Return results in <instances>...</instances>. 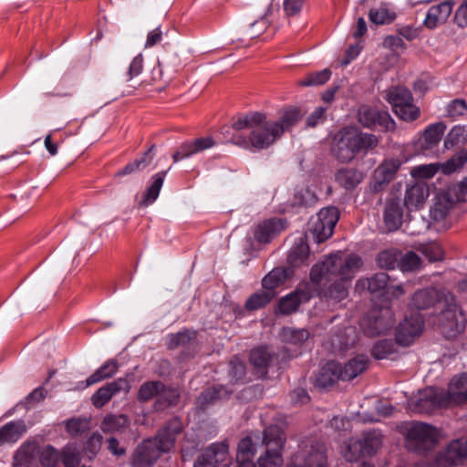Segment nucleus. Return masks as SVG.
<instances>
[{
  "instance_id": "f257e3e1",
  "label": "nucleus",
  "mask_w": 467,
  "mask_h": 467,
  "mask_svg": "<svg viewBox=\"0 0 467 467\" xmlns=\"http://www.w3.org/2000/svg\"><path fill=\"white\" fill-rule=\"evenodd\" d=\"M361 266L360 256L339 251L312 266L310 283L322 300L337 303L348 296L351 281Z\"/></svg>"
},
{
  "instance_id": "f03ea898",
  "label": "nucleus",
  "mask_w": 467,
  "mask_h": 467,
  "mask_svg": "<svg viewBox=\"0 0 467 467\" xmlns=\"http://www.w3.org/2000/svg\"><path fill=\"white\" fill-rule=\"evenodd\" d=\"M221 133L226 142L244 149H266L280 138L277 124L267 120L266 115L258 111L239 116L231 126H223Z\"/></svg>"
},
{
  "instance_id": "7ed1b4c3",
  "label": "nucleus",
  "mask_w": 467,
  "mask_h": 467,
  "mask_svg": "<svg viewBox=\"0 0 467 467\" xmlns=\"http://www.w3.org/2000/svg\"><path fill=\"white\" fill-rule=\"evenodd\" d=\"M182 420L175 417L170 420L154 438L144 440L132 454L134 467H150L163 452L173 448L177 436L182 431Z\"/></svg>"
},
{
  "instance_id": "20e7f679",
  "label": "nucleus",
  "mask_w": 467,
  "mask_h": 467,
  "mask_svg": "<svg viewBox=\"0 0 467 467\" xmlns=\"http://www.w3.org/2000/svg\"><path fill=\"white\" fill-rule=\"evenodd\" d=\"M379 144L376 135L351 127L342 128L333 138L331 154L339 162L353 161L359 153H367Z\"/></svg>"
},
{
  "instance_id": "39448f33",
  "label": "nucleus",
  "mask_w": 467,
  "mask_h": 467,
  "mask_svg": "<svg viewBox=\"0 0 467 467\" xmlns=\"http://www.w3.org/2000/svg\"><path fill=\"white\" fill-rule=\"evenodd\" d=\"M441 298L448 302L446 309L442 311V317L448 320V327L452 335L460 333L463 330L465 322L452 294L442 293L434 287H427L416 291L409 305L411 308L425 310L433 307Z\"/></svg>"
},
{
  "instance_id": "423d86ee",
  "label": "nucleus",
  "mask_w": 467,
  "mask_h": 467,
  "mask_svg": "<svg viewBox=\"0 0 467 467\" xmlns=\"http://www.w3.org/2000/svg\"><path fill=\"white\" fill-rule=\"evenodd\" d=\"M439 441V431L431 424L412 421L405 433V446L409 451L423 455L431 451Z\"/></svg>"
},
{
  "instance_id": "0eeeda50",
  "label": "nucleus",
  "mask_w": 467,
  "mask_h": 467,
  "mask_svg": "<svg viewBox=\"0 0 467 467\" xmlns=\"http://www.w3.org/2000/svg\"><path fill=\"white\" fill-rule=\"evenodd\" d=\"M356 290L358 292L368 290L369 294L388 300L399 298L405 294L402 284L384 272L358 279L356 283Z\"/></svg>"
},
{
  "instance_id": "6e6552de",
  "label": "nucleus",
  "mask_w": 467,
  "mask_h": 467,
  "mask_svg": "<svg viewBox=\"0 0 467 467\" xmlns=\"http://www.w3.org/2000/svg\"><path fill=\"white\" fill-rule=\"evenodd\" d=\"M285 440V435L279 426L266 427L263 431V442L266 450L258 458L256 467H280L284 462L282 451Z\"/></svg>"
},
{
  "instance_id": "1a4fd4ad",
  "label": "nucleus",
  "mask_w": 467,
  "mask_h": 467,
  "mask_svg": "<svg viewBox=\"0 0 467 467\" xmlns=\"http://www.w3.org/2000/svg\"><path fill=\"white\" fill-rule=\"evenodd\" d=\"M385 99L391 105L395 115L404 121L411 122L420 116V109L413 103L410 90L403 86L389 88Z\"/></svg>"
},
{
  "instance_id": "9d476101",
  "label": "nucleus",
  "mask_w": 467,
  "mask_h": 467,
  "mask_svg": "<svg viewBox=\"0 0 467 467\" xmlns=\"http://www.w3.org/2000/svg\"><path fill=\"white\" fill-rule=\"evenodd\" d=\"M338 219L339 213L336 207L323 208L310 219L306 234H310L316 243H323L333 234Z\"/></svg>"
},
{
  "instance_id": "9b49d317",
  "label": "nucleus",
  "mask_w": 467,
  "mask_h": 467,
  "mask_svg": "<svg viewBox=\"0 0 467 467\" xmlns=\"http://www.w3.org/2000/svg\"><path fill=\"white\" fill-rule=\"evenodd\" d=\"M408 408L415 413H431L436 410L448 409L443 389L429 387L421 389L408 400Z\"/></svg>"
},
{
  "instance_id": "f8f14e48",
  "label": "nucleus",
  "mask_w": 467,
  "mask_h": 467,
  "mask_svg": "<svg viewBox=\"0 0 467 467\" xmlns=\"http://www.w3.org/2000/svg\"><path fill=\"white\" fill-rule=\"evenodd\" d=\"M394 324L392 312L389 308L375 309L365 316L360 323L362 332L368 337H377L388 332Z\"/></svg>"
},
{
  "instance_id": "ddd939ff",
  "label": "nucleus",
  "mask_w": 467,
  "mask_h": 467,
  "mask_svg": "<svg viewBox=\"0 0 467 467\" xmlns=\"http://www.w3.org/2000/svg\"><path fill=\"white\" fill-rule=\"evenodd\" d=\"M296 460L306 467H327V455L326 445L317 440L303 441L296 452Z\"/></svg>"
},
{
  "instance_id": "4468645a",
  "label": "nucleus",
  "mask_w": 467,
  "mask_h": 467,
  "mask_svg": "<svg viewBox=\"0 0 467 467\" xmlns=\"http://www.w3.org/2000/svg\"><path fill=\"white\" fill-rule=\"evenodd\" d=\"M423 328L424 319L420 314L406 316L395 329V340L397 344L408 347L420 337Z\"/></svg>"
},
{
  "instance_id": "2eb2a0df",
  "label": "nucleus",
  "mask_w": 467,
  "mask_h": 467,
  "mask_svg": "<svg viewBox=\"0 0 467 467\" xmlns=\"http://www.w3.org/2000/svg\"><path fill=\"white\" fill-rule=\"evenodd\" d=\"M358 120L365 128H379L381 130H392L395 128V121L384 110H379L368 105H362L358 109Z\"/></svg>"
},
{
  "instance_id": "dca6fc26",
  "label": "nucleus",
  "mask_w": 467,
  "mask_h": 467,
  "mask_svg": "<svg viewBox=\"0 0 467 467\" xmlns=\"http://www.w3.org/2000/svg\"><path fill=\"white\" fill-rule=\"evenodd\" d=\"M317 289L310 282L300 284L296 289L278 301V310L283 315H290L297 311L301 304L308 302Z\"/></svg>"
},
{
  "instance_id": "f3484780",
  "label": "nucleus",
  "mask_w": 467,
  "mask_h": 467,
  "mask_svg": "<svg viewBox=\"0 0 467 467\" xmlns=\"http://www.w3.org/2000/svg\"><path fill=\"white\" fill-rule=\"evenodd\" d=\"M467 458V442L462 440H454L447 448L441 451L435 459L436 467H453L462 463Z\"/></svg>"
},
{
  "instance_id": "a211bd4d",
  "label": "nucleus",
  "mask_w": 467,
  "mask_h": 467,
  "mask_svg": "<svg viewBox=\"0 0 467 467\" xmlns=\"http://www.w3.org/2000/svg\"><path fill=\"white\" fill-rule=\"evenodd\" d=\"M443 394L448 408L467 404V373L453 376Z\"/></svg>"
},
{
  "instance_id": "6ab92c4d",
  "label": "nucleus",
  "mask_w": 467,
  "mask_h": 467,
  "mask_svg": "<svg viewBox=\"0 0 467 467\" xmlns=\"http://www.w3.org/2000/svg\"><path fill=\"white\" fill-rule=\"evenodd\" d=\"M400 165L398 159L384 161L374 171L370 189L375 192L382 191L394 179Z\"/></svg>"
},
{
  "instance_id": "aec40b11",
  "label": "nucleus",
  "mask_w": 467,
  "mask_h": 467,
  "mask_svg": "<svg viewBox=\"0 0 467 467\" xmlns=\"http://www.w3.org/2000/svg\"><path fill=\"white\" fill-rule=\"evenodd\" d=\"M228 445L225 442H214L208 446L194 462V467H217L226 461Z\"/></svg>"
},
{
  "instance_id": "412c9836",
  "label": "nucleus",
  "mask_w": 467,
  "mask_h": 467,
  "mask_svg": "<svg viewBox=\"0 0 467 467\" xmlns=\"http://www.w3.org/2000/svg\"><path fill=\"white\" fill-rule=\"evenodd\" d=\"M453 8V2L450 0L441 1L438 4L431 5L426 14L423 20V25L426 28L433 30L439 26L447 22Z\"/></svg>"
},
{
  "instance_id": "4be33fe9",
  "label": "nucleus",
  "mask_w": 467,
  "mask_h": 467,
  "mask_svg": "<svg viewBox=\"0 0 467 467\" xmlns=\"http://www.w3.org/2000/svg\"><path fill=\"white\" fill-rule=\"evenodd\" d=\"M216 145V141L213 137L198 138L193 141H185L182 143L175 152L172 154L174 162L192 157L205 150L211 149Z\"/></svg>"
},
{
  "instance_id": "5701e85b",
  "label": "nucleus",
  "mask_w": 467,
  "mask_h": 467,
  "mask_svg": "<svg viewBox=\"0 0 467 467\" xmlns=\"http://www.w3.org/2000/svg\"><path fill=\"white\" fill-rule=\"evenodd\" d=\"M285 229V222L280 218H271L257 223L253 234L254 240L259 244H269Z\"/></svg>"
},
{
  "instance_id": "b1692460",
  "label": "nucleus",
  "mask_w": 467,
  "mask_h": 467,
  "mask_svg": "<svg viewBox=\"0 0 467 467\" xmlns=\"http://www.w3.org/2000/svg\"><path fill=\"white\" fill-rule=\"evenodd\" d=\"M123 389H126V391L130 389V385L126 379L119 378L117 380L107 383L93 394L91 398L92 404L96 408L100 409L109 402L114 395Z\"/></svg>"
},
{
  "instance_id": "393cba45",
  "label": "nucleus",
  "mask_w": 467,
  "mask_h": 467,
  "mask_svg": "<svg viewBox=\"0 0 467 467\" xmlns=\"http://www.w3.org/2000/svg\"><path fill=\"white\" fill-rule=\"evenodd\" d=\"M369 358L366 355H357L343 366L339 363V378L341 380H351L363 373L368 365Z\"/></svg>"
},
{
  "instance_id": "a878e982",
  "label": "nucleus",
  "mask_w": 467,
  "mask_h": 467,
  "mask_svg": "<svg viewBox=\"0 0 467 467\" xmlns=\"http://www.w3.org/2000/svg\"><path fill=\"white\" fill-rule=\"evenodd\" d=\"M397 16L394 5L389 2H381L368 11V19L376 26L390 25Z\"/></svg>"
},
{
  "instance_id": "bb28decb",
  "label": "nucleus",
  "mask_w": 467,
  "mask_h": 467,
  "mask_svg": "<svg viewBox=\"0 0 467 467\" xmlns=\"http://www.w3.org/2000/svg\"><path fill=\"white\" fill-rule=\"evenodd\" d=\"M383 217L388 231H396L401 226L403 210L398 199L392 198L387 201Z\"/></svg>"
},
{
  "instance_id": "cd10ccee",
  "label": "nucleus",
  "mask_w": 467,
  "mask_h": 467,
  "mask_svg": "<svg viewBox=\"0 0 467 467\" xmlns=\"http://www.w3.org/2000/svg\"><path fill=\"white\" fill-rule=\"evenodd\" d=\"M429 196V189L424 183H414L407 188L404 205L410 210L420 209Z\"/></svg>"
},
{
  "instance_id": "c85d7f7f",
  "label": "nucleus",
  "mask_w": 467,
  "mask_h": 467,
  "mask_svg": "<svg viewBox=\"0 0 467 467\" xmlns=\"http://www.w3.org/2000/svg\"><path fill=\"white\" fill-rule=\"evenodd\" d=\"M309 255L310 252L307 243L303 237L298 238L289 251L287 256L288 267L294 270L301 265H307Z\"/></svg>"
},
{
  "instance_id": "c756f323",
  "label": "nucleus",
  "mask_w": 467,
  "mask_h": 467,
  "mask_svg": "<svg viewBox=\"0 0 467 467\" xmlns=\"http://www.w3.org/2000/svg\"><path fill=\"white\" fill-rule=\"evenodd\" d=\"M130 426V420L125 414H107L100 423L101 431L109 434H122Z\"/></svg>"
},
{
  "instance_id": "7c9ffc66",
  "label": "nucleus",
  "mask_w": 467,
  "mask_h": 467,
  "mask_svg": "<svg viewBox=\"0 0 467 467\" xmlns=\"http://www.w3.org/2000/svg\"><path fill=\"white\" fill-rule=\"evenodd\" d=\"M339 379V363L328 361L320 368L315 385L317 388L326 389L333 386Z\"/></svg>"
},
{
  "instance_id": "2f4dec72",
  "label": "nucleus",
  "mask_w": 467,
  "mask_h": 467,
  "mask_svg": "<svg viewBox=\"0 0 467 467\" xmlns=\"http://www.w3.org/2000/svg\"><path fill=\"white\" fill-rule=\"evenodd\" d=\"M233 390L228 389L223 385H216L203 390L197 398V407L204 410L211 404L215 403L219 400L226 399Z\"/></svg>"
},
{
  "instance_id": "473e14b6",
  "label": "nucleus",
  "mask_w": 467,
  "mask_h": 467,
  "mask_svg": "<svg viewBox=\"0 0 467 467\" xmlns=\"http://www.w3.org/2000/svg\"><path fill=\"white\" fill-rule=\"evenodd\" d=\"M445 130L446 125L441 121L427 126L422 134L421 148L426 150H431L433 148H436Z\"/></svg>"
},
{
  "instance_id": "72a5a7b5",
  "label": "nucleus",
  "mask_w": 467,
  "mask_h": 467,
  "mask_svg": "<svg viewBox=\"0 0 467 467\" xmlns=\"http://www.w3.org/2000/svg\"><path fill=\"white\" fill-rule=\"evenodd\" d=\"M294 275L291 267H275L270 271L262 280L264 289L275 291Z\"/></svg>"
},
{
  "instance_id": "f704fd0d",
  "label": "nucleus",
  "mask_w": 467,
  "mask_h": 467,
  "mask_svg": "<svg viewBox=\"0 0 467 467\" xmlns=\"http://www.w3.org/2000/svg\"><path fill=\"white\" fill-rule=\"evenodd\" d=\"M336 182L346 190L355 189L363 180V173L356 168L339 169L335 174Z\"/></svg>"
},
{
  "instance_id": "c9c22d12",
  "label": "nucleus",
  "mask_w": 467,
  "mask_h": 467,
  "mask_svg": "<svg viewBox=\"0 0 467 467\" xmlns=\"http://www.w3.org/2000/svg\"><path fill=\"white\" fill-rule=\"evenodd\" d=\"M453 202L448 193H440L430 209V216L435 222H441L452 208Z\"/></svg>"
},
{
  "instance_id": "e433bc0d",
  "label": "nucleus",
  "mask_w": 467,
  "mask_h": 467,
  "mask_svg": "<svg viewBox=\"0 0 467 467\" xmlns=\"http://www.w3.org/2000/svg\"><path fill=\"white\" fill-rule=\"evenodd\" d=\"M359 440L366 457L374 455L382 445V434L377 430L363 432Z\"/></svg>"
},
{
  "instance_id": "4c0bfd02",
  "label": "nucleus",
  "mask_w": 467,
  "mask_h": 467,
  "mask_svg": "<svg viewBox=\"0 0 467 467\" xmlns=\"http://www.w3.org/2000/svg\"><path fill=\"white\" fill-rule=\"evenodd\" d=\"M274 354L267 347H258L251 350L250 362L257 369L262 371V374H266V368L269 367Z\"/></svg>"
},
{
  "instance_id": "58836bf2",
  "label": "nucleus",
  "mask_w": 467,
  "mask_h": 467,
  "mask_svg": "<svg viewBox=\"0 0 467 467\" xmlns=\"http://www.w3.org/2000/svg\"><path fill=\"white\" fill-rule=\"evenodd\" d=\"M118 368L119 364L117 360L109 359L86 379L87 386H91L113 377L117 373Z\"/></svg>"
},
{
  "instance_id": "ea45409f",
  "label": "nucleus",
  "mask_w": 467,
  "mask_h": 467,
  "mask_svg": "<svg viewBox=\"0 0 467 467\" xmlns=\"http://www.w3.org/2000/svg\"><path fill=\"white\" fill-rule=\"evenodd\" d=\"M302 118L301 110L298 108L293 107L284 109L278 121H273L277 124L280 129V137L285 131L289 130L294 127Z\"/></svg>"
},
{
  "instance_id": "a19ab883",
  "label": "nucleus",
  "mask_w": 467,
  "mask_h": 467,
  "mask_svg": "<svg viewBox=\"0 0 467 467\" xmlns=\"http://www.w3.org/2000/svg\"><path fill=\"white\" fill-rule=\"evenodd\" d=\"M166 174L167 171H162L151 177L152 182L143 194L141 201L142 204L148 206L156 201L163 185Z\"/></svg>"
},
{
  "instance_id": "79ce46f5",
  "label": "nucleus",
  "mask_w": 467,
  "mask_h": 467,
  "mask_svg": "<svg viewBox=\"0 0 467 467\" xmlns=\"http://www.w3.org/2000/svg\"><path fill=\"white\" fill-rule=\"evenodd\" d=\"M164 389V384L159 380L144 382L139 389L137 400L140 402H147L154 397H159L161 390Z\"/></svg>"
},
{
  "instance_id": "37998d69",
  "label": "nucleus",
  "mask_w": 467,
  "mask_h": 467,
  "mask_svg": "<svg viewBox=\"0 0 467 467\" xmlns=\"http://www.w3.org/2000/svg\"><path fill=\"white\" fill-rule=\"evenodd\" d=\"M275 296V291L262 290L253 294L245 302L247 310H257L268 305Z\"/></svg>"
},
{
  "instance_id": "c03bdc74",
  "label": "nucleus",
  "mask_w": 467,
  "mask_h": 467,
  "mask_svg": "<svg viewBox=\"0 0 467 467\" xmlns=\"http://www.w3.org/2000/svg\"><path fill=\"white\" fill-rule=\"evenodd\" d=\"M23 427L21 424L11 421L0 428V446L5 443H15L22 436Z\"/></svg>"
},
{
  "instance_id": "a18cd8bd",
  "label": "nucleus",
  "mask_w": 467,
  "mask_h": 467,
  "mask_svg": "<svg viewBox=\"0 0 467 467\" xmlns=\"http://www.w3.org/2000/svg\"><path fill=\"white\" fill-rule=\"evenodd\" d=\"M342 455L348 462H358L365 458L359 438H350L342 448Z\"/></svg>"
},
{
  "instance_id": "49530a36",
  "label": "nucleus",
  "mask_w": 467,
  "mask_h": 467,
  "mask_svg": "<svg viewBox=\"0 0 467 467\" xmlns=\"http://www.w3.org/2000/svg\"><path fill=\"white\" fill-rule=\"evenodd\" d=\"M467 162V149H462L452 155L448 161L441 163V169L444 174H451L462 169Z\"/></svg>"
},
{
  "instance_id": "de8ad7c7",
  "label": "nucleus",
  "mask_w": 467,
  "mask_h": 467,
  "mask_svg": "<svg viewBox=\"0 0 467 467\" xmlns=\"http://www.w3.org/2000/svg\"><path fill=\"white\" fill-rule=\"evenodd\" d=\"M400 250L397 248H389L383 250L377 255V264L379 267L385 269H394L398 267L399 256Z\"/></svg>"
},
{
  "instance_id": "09e8293b",
  "label": "nucleus",
  "mask_w": 467,
  "mask_h": 467,
  "mask_svg": "<svg viewBox=\"0 0 467 467\" xmlns=\"http://www.w3.org/2000/svg\"><path fill=\"white\" fill-rule=\"evenodd\" d=\"M421 259L420 257L412 251H409L406 254L400 252L399 256L398 268L402 272H413L420 268Z\"/></svg>"
},
{
  "instance_id": "8fccbe9b",
  "label": "nucleus",
  "mask_w": 467,
  "mask_h": 467,
  "mask_svg": "<svg viewBox=\"0 0 467 467\" xmlns=\"http://www.w3.org/2000/svg\"><path fill=\"white\" fill-rule=\"evenodd\" d=\"M418 250L430 261L438 262L441 261L444 256V252L441 244L437 242L431 241L420 244Z\"/></svg>"
},
{
  "instance_id": "3c124183",
  "label": "nucleus",
  "mask_w": 467,
  "mask_h": 467,
  "mask_svg": "<svg viewBox=\"0 0 467 467\" xmlns=\"http://www.w3.org/2000/svg\"><path fill=\"white\" fill-rule=\"evenodd\" d=\"M331 71L327 68L320 71L311 72L299 80L298 84L302 87L320 86L329 80Z\"/></svg>"
},
{
  "instance_id": "603ef678",
  "label": "nucleus",
  "mask_w": 467,
  "mask_h": 467,
  "mask_svg": "<svg viewBox=\"0 0 467 467\" xmlns=\"http://www.w3.org/2000/svg\"><path fill=\"white\" fill-rule=\"evenodd\" d=\"M180 398V394L177 389L172 388H166L159 395L158 400L155 402V408L164 409L169 406H174L177 404Z\"/></svg>"
},
{
  "instance_id": "864d4df0",
  "label": "nucleus",
  "mask_w": 467,
  "mask_h": 467,
  "mask_svg": "<svg viewBox=\"0 0 467 467\" xmlns=\"http://www.w3.org/2000/svg\"><path fill=\"white\" fill-rule=\"evenodd\" d=\"M60 460L65 467H77L80 462V454L77 446L66 445L60 453Z\"/></svg>"
},
{
  "instance_id": "5fc2aeb1",
  "label": "nucleus",
  "mask_w": 467,
  "mask_h": 467,
  "mask_svg": "<svg viewBox=\"0 0 467 467\" xmlns=\"http://www.w3.org/2000/svg\"><path fill=\"white\" fill-rule=\"evenodd\" d=\"M39 461L45 467H55L60 461V452L53 446L47 445L39 452Z\"/></svg>"
},
{
  "instance_id": "6e6d98bb",
  "label": "nucleus",
  "mask_w": 467,
  "mask_h": 467,
  "mask_svg": "<svg viewBox=\"0 0 467 467\" xmlns=\"http://www.w3.org/2000/svg\"><path fill=\"white\" fill-rule=\"evenodd\" d=\"M392 353H394V344L388 339L377 341L371 349V355L377 359L387 358Z\"/></svg>"
},
{
  "instance_id": "4d7b16f0",
  "label": "nucleus",
  "mask_w": 467,
  "mask_h": 467,
  "mask_svg": "<svg viewBox=\"0 0 467 467\" xmlns=\"http://www.w3.org/2000/svg\"><path fill=\"white\" fill-rule=\"evenodd\" d=\"M37 449L36 442H26L24 443L15 455V461L24 465L30 462L34 458Z\"/></svg>"
},
{
  "instance_id": "13d9d810",
  "label": "nucleus",
  "mask_w": 467,
  "mask_h": 467,
  "mask_svg": "<svg viewBox=\"0 0 467 467\" xmlns=\"http://www.w3.org/2000/svg\"><path fill=\"white\" fill-rule=\"evenodd\" d=\"M228 375L232 382H238L244 379L245 376V365L237 357H234L229 362Z\"/></svg>"
},
{
  "instance_id": "bf43d9fd",
  "label": "nucleus",
  "mask_w": 467,
  "mask_h": 467,
  "mask_svg": "<svg viewBox=\"0 0 467 467\" xmlns=\"http://www.w3.org/2000/svg\"><path fill=\"white\" fill-rule=\"evenodd\" d=\"M447 117L455 119L467 113V102L462 99H452L446 108Z\"/></svg>"
},
{
  "instance_id": "052dcab7",
  "label": "nucleus",
  "mask_w": 467,
  "mask_h": 467,
  "mask_svg": "<svg viewBox=\"0 0 467 467\" xmlns=\"http://www.w3.org/2000/svg\"><path fill=\"white\" fill-rule=\"evenodd\" d=\"M283 337L292 344H301L308 338L309 333L306 329L284 328Z\"/></svg>"
},
{
  "instance_id": "680f3d73",
  "label": "nucleus",
  "mask_w": 467,
  "mask_h": 467,
  "mask_svg": "<svg viewBox=\"0 0 467 467\" xmlns=\"http://www.w3.org/2000/svg\"><path fill=\"white\" fill-rule=\"evenodd\" d=\"M67 432L72 436H78L89 429V421L86 419H71L67 421Z\"/></svg>"
},
{
  "instance_id": "e2e57ef3",
  "label": "nucleus",
  "mask_w": 467,
  "mask_h": 467,
  "mask_svg": "<svg viewBox=\"0 0 467 467\" xmlns=\"http://www.w3.org/2000/svg\"><path fill=\"white\" fill-rule=\"evenodd\" d=\"M453 21L460 28L467 27V0H463L457 7Z\"/></svg>"
},
{
  "instance_id": "0e129e2a",
  "label": "nucleus",
  "mask_w": 467,
  "mask_h": 467,
  "mask_svg": "<svg viewBox=\"0 0 467 467\" xmlns=\"http://www.w3.org/2000/svg\"><path fill=\"white\" fill-rule=\"evenodd\" d=\"M464 129L462 126H454L447 134L444 140V147L450 149L460 141V138L463 135Z\"/></svg>"
},
{
  "instance_id": "69168bd1",
  "label": "nucleus",
  "mask_w": 467,
  "mask_h": 467,
  "mask_svg": "<svg viewBox=\"0 0 467 467\" xmlns=\"http://www.w3.org/2000/svg\"><path fill=\"white\" fill-rule=\"evenodd\" d=\"M102 435L99 432H94L87 441L85 450L91 455H96L100 450L102 443Z\"/></svg>"
},
{
  "instance_id": "338daca9",
  "label": "nucleus",
  "mask_w": 467,
  "mask_h": 467,
  "mask_svg": "<svg viewBox=\"0 0 467 467\" xmlns=\"http://www.w3.org/2000/svg\"><path fill=\"white\" fill-rule=\"evenodd\" d=\"M438 170L439 168L436 164L420 165L414 168L412 175L428 179L433 177Z\"/></svg>"
},
{
  "instance_id": "774afa93",
  "label": "nucleus",
  "mask_w": 467,
  "mask_h": 467,
  "mask_svg": "<svg viewBox=\"0 0 467 467\" xmlns=\"http://www.w3.org/2000/svg\"><path fill=\"white\" fill-rule=\"evenodd\" d=\"M316 202V196L309 190H302L296 193L295 203L302 206H310Z\"/></svg>"
}]
</instances>
